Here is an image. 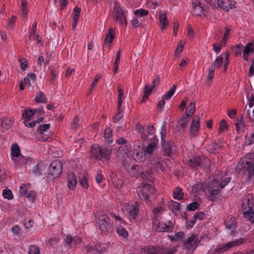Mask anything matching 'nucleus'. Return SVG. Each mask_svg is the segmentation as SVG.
Instances as JSON below:
<instances>
[{
	"mask_svg": "<svg viewBox=\"0 0 254 254\" xmlns=\"http://www.w3.org/2000/svg\"><path fill=\"white\" fill-rule=\"evenodd\" d=\"M216 187V189H214L213 190H211L208 197L209 199L212 201H214L215 200L216 196L220 193V191L218 190V186H217Z\"/></svg>",
	"mask_w": 254,
	"mask_h": 254,
	"instance_id": "44",
	"label": "nucleus"
},
{
	"mask_svg": "<svg viewBox=\"0 0 254 254\" xmlns=\"http://www.w3.org/2000/svg\"><path fill=\"white\" fill-rule=\"evenodd\" d=\"M77 184V180L73 173H69L67 177V186L70 190H73Z\"/></svg>",
	"mask_w": 254,
	"mask_h": 254,
	"instance_id": "23",
	"label": "nucleus"
},
{
	"mask_svg": "<svg viewBox=\"0 0 254 254\" xmlns=\"http://www.w3.org/2000/svg\"><path fill=\"white\" fill-rule=\"evenodd\" d=\"M235 125L236 130L238 132H239L240 131H244L246 124L245 123L243 115H242L240 119L237 121Z\"/></svg>",
	"mask_w": 254,
	"mask_h": 254,
	"instance_id": "30",
	"label": "nucleus"
},
{
	"mask_svg": "<svg viewBox=\"0 0 254 254\" xmlns=\"http://www.w3.org/2000/svg\"><path fill=\"white\" fill-rule=\"evenodd\" d=\"M159 22L161 24V29L163 30L168 25L169 22L167 20V18L166 16V14L164 13L163 14H160L159 16Z\"/></svg>",
	"mask_w": 254,
	"mask_h": 254,
	"instance_id": "35",
	"label": "nucleus"
},
{
	"mask_svg": "<svg viewBox=\"0 0 254 254\" xmlns=\"http://www.w3.org/2000/svg\"><path fill=\"white\" fill-rule=\"evenodd\" d=\"M148 10L144 9H136L134 11V15L136 17H142L148 15Z\"/></svg>",
	"mask_w": 254,
	"mask_h": 254,
	"instance_id": "41",
	"label": "nucleus"
},
{
	"mask_svg": "<svg viewBox=\"0 0 254 254\" xmlns=\"http://www.w3.org/2000/svg\"><path fill=\"white\" fill-rule=\"evenodd\" d=\"M112 152V148H101V155L102 156V159L104 158L108 161H110Z\"/></svg>",
	"mask_w": 254,
	"mask_h": 254,
	"instance_id": "28",
	"label": "nucleus"
},
{
	"mask_svg": "<svg viewBox=\"0 0 254 254\" xmlns=\"http://www.w3.org/2000/svg\"><path fill=\"white\" fill-rule=\"evenodd\" d=\"M117 231L120 236L124 238H127L128 236V232L122 226H118Z\"/></svg>",
	"mask_w": 254,
	"mask_h": 254,
	"instance_id": "51",
	"label": "nucleus"
},
{
	"mask_svg": "<svg viewBox=\"0 0 254 254\" xmlns=\"http://www.w3.org/2000/svg\"><path fill=\"white\" fill-rule=\"evenodd\" d=\"M211 1L210 4L215 5L217 2L218 5L226 12H228L229 9L236 7V2L233 0H211Z\"/></svg>",
	"mask_w": 254,
	"mask_h": 254,
	"instance_id": "7",
	"label": "nucleus"
},
{
	"mask_svg": "<svg viewBox=\"0 0 254 254\" xmlns=\"http://www.w3.org/2000/svg\"><path fill=\"white\" fill-rule=\"evenodd\" d=\"M154 192V188L149 184H141L140 187L136 188L138 196L141 199L146 200L149 199L150 195L153 194Z\"/></svg>",
	"mask_w": 254,
	"mask_h": 254,
	"instance_id": "4",
	"label": "nucleus"
},
{
	"mask_svg": "<svg viewBox=\"0 0 254 254\" xmlns=\"http://www.w3.org/2000/svg\"><path fill=\"white\" fill-rule=\"evenodd\" d=\"M101 147L97 145H93L91 148V153L92 158L97 160H100L102 159V156L101 155Z\"/></svg>",
	"mask_w": 254,
	"mask_h": 254,
	"instance_id": "19",
	"label": "nucleus"
},
{
	"mask_svg": "<svg viewBox=\"0 0 254 254\" xmlns=\"http://www.w3.org/2000/svg\"><path fill=\"white\" fill-rule=\"evenodd\" d=\"M36 79V75L35 73H28L27 76L24 78V82L28 86L30 87L32 83H34Z\"/></svg>",
	"mask_w": 254,
	"mask_h": 254,
	"instance_id": "31",
	"label": "nucleus"
},
{
	"mask_svg": "<svg viewBox=\"0 0 254 254\" xmlns=\"http://www.w3.org/2000/svg\"><path fill=\"white\" fill-rule=\"evenodd\" d=\"M247 240V239L245 238H241L235 241L227 243V247L232 248L235 246H239L244 244Z\"/></svg>",
	"mask_w": 254,
	"mask_h": 254,
	"instance_id": "29",
	"label": "nucleus"
},
{
	"mask_svg": "<svg viewBox=\"0 0 254 254\" xmlns=\"http://www.w3.org/2000/svg\"><path fill=\"white\" fill-rule=\"evenodd\" d=\"M50 124L41 125L37 128V131L39 133H43V132H46L50 128Z\"/></svg>",
	"mask_w": 254,
	"mask_h": 254,
	"instance_id": "52",
	"label": "nucleus"
},
{
	"mask_svg": "<svg viewBox=\"0 0 254 254\" xmlns=\"http://www.w3.org/2000/svg\"><path fill=\"white\" fill-rule=\"evenodd\" d=\"M12 154L14 157H18L20 154V150L18 145L16 144L11 146Z\"/></svg>",
	"mask_w": 254,
	"mask_h": 254,
	"instance_id": "49",
	"label": "nucleus"
},
{
	"mask_svg": "<svg viewBox=\"0 0 254 254\" xmlns=\"http://www.w3.org/2000/svg\"><path fill=\"white\" fill-rule=\"evenodd\" d=\"M140 175L143 181L152 182L153 181L151 169L144 170L143 169V172L140 174Z\"/></svg>",
	"mask_w": 254,
	"mask_h": 254,
	"instance_id": "24",
	"label": "nucleus"
},
{
	"mask_svg": "<svg viewBox=\"0 0 254 254\" xmlns=\"http://www.w3.org/2000/svg\"><path fill=\"white\" fill-rule=\"evenodd\" d=\"M254 206V199L252 194H249L243 200L242 209H252Z\"/></svg>",
	"mask_w": 254,
	"mask_h": 254,
	"instance_id": "17",
	"label": "nucleus"
},
{
	"mask_svg": "<svg viewBox=\"0 0 254 254\" xmlns=\"http://www.w3.org/2000/svg\"><path fill=\"white\" fill-rule=\"evenodd\" d=\"M149 161L154 170L157 172L159 170L163 172L165 170L166 163L161 157L158 155H152L149 157Z\"/></svg>",
	"mask_w": 254,
	"mask_h": 254,
	"instance_id": "5",
	"label": "nucleus"
},
{
	"mask_svg": "<svg viewBox=\"0 0 254 254\" xmlns=\"http://www.w3.org/2000/svg\"><path fill=\"white\" fill-rule=\"evenodd\" d=\"M95 221L102 234L107 235L112 233L113 230V225L107 215L101 213L96 214Z\"/></svg>",
	"mask_w": 254,
	"mask_h": 254,
	"instance_id": "1",
	"label": "nucleus"
},
{
	"mask_svg": "<svg viewBox=\"0 0 254 254\" xmlns=\"http://www.w3.org/2000/svg\"><path fill=\"white\" fill-rule=\"evenodd\" d=\"M199 206V204L196 202H193L191 203H190L189 205L187 206V209L189 211H194L196 209H197Z\"/></svg>",
	"mask_w": 254,
	"mask_h": 254,
	"instance_id": "61",
	"label": "nucleus"
},
{
	"mask_svg": "<svg viewBox=\"0 0 254 254\" xmlns=\"http://www.w3.org/2000/svg\"><path fill=\"white\" fill-rule=\"evenodd\" d=\"M254 143V133H253L250 138L246 139L244 142L245 145H250Z\"/></svg>",
	"mask_w": 254,
	"mask_h": 254,
	"instance_id": "64",
	"label": "nucleus"
},
{
	"mask_svg": "<svg viewBox=\"0 0 254 254\" xmlns=\"http://www.w3.org/2000/svg\"><path fill=\"white\" fill-rule=\"evenodd\" d=\"M174 227V223L172 220H169L167 223H153V229L158 232H172Z\"/></svg>",
	"mask_w": 254,
	"mask_h": 254,
	"instance_id": "6",
	"label": "nucleus"
},
{
	"mask_svg": "<svg viewBox=\"0 0 254 254\" xmlns=\"http://www.w3.org/2000/svg\"><path fill=\"white\" fill-rule=\"evenodd\" d=\"M2 195L5 198L8 200L13 199V195L11 191L9 189H4L2 191Z\"/></svg>",
	"mask_w": 254,
	"mask_h": 254,
	"instance_id": "56",
	"label": "nucleus"
},
{
	"mask_svg": "<svg viewBox=\"0 0 254 254\" xmlns=\"http://www.w3.org/2000/svg\"><path fill=\"white\" fill-rule=\"evenodd\" d=\"M243 214L245 218L247 219L252 223H254V211L252 209L248 208L246 210H243Z\"/></svg>",
	"mask_w": 254,
	"mask_h": 254,
	"instance_id": "26",
	"label": "nucleus"
},
{
	"mask_svg": "<svg viewBox=\"0 0 254 254\" xmlns=\"http://www.w3.org/2000/svg\"><path fill=\"white\" fill-rule=\"evenodd\" d=\"M184 196V192L182 189L179 187L176 188L173 191L174 198L178 200H181Z\"/></svg>",
	"mask_w": 254,
	"mask_h": 254,
	"instance_id": "37",
	"label": "nucleus"
},
{
	"mask_svg": "<svg viewBox=\"0 0 254 254\" xmlns=\"http://www.w3.org/2000/svg\"><path fill=\"white\" fill-rule=\"evenodd\" d=\"M78 238H76L75 237L73 238L72 236L67 235L65 240L66 245L69 247H71L72 246L75 244L76 240Z\"/></svg>",
	"mask_w": 254,
	"mask_h": 254,
	"instance_id": "45",
	"label": "nucleus"
},
{
	"mask_svg": "<svg viewBox=\"0 0 254 254\" xmlns=\"http://www.w3.org/2000/svg\"><path fill=\"white\" fill-rule=\"evenodd\" d=\"M244 168H246L248 172V179L252 180L254 178V161L252 162L247 161Z\"/></svg>",
	"mask_w": 254,
	"mask_h": 254,
	"instance_id": "20",
	"label": "nucleus"
},
{
	"mask_svg": "<svg viewBox=\"0 0 254 254\" xmlns=\"http://www.w3.org/2000/svg\"><path fill=\"white\" fill-rule=\"evenodd\" d=\"M143 168L142 165L134 164L131 166L128 170V174L130 177L138 178L143 172Z\"/></svg>",
	"mask_w": 254,
	"mask_h": 254,
	"instance_id": "12",
	"label": "nucleus"
},
{
	"mask_svg": "<svg viewBox=\"0 0 254 254\" xmlns=\"http://www.w3.org/2000/svg\"><path fill=\"white\" fill-rule=\"evenodd\" d=\"M200 242V240H198L196 236L193 234L184 243V246L187 250L193 252L196 248Z\"/></svg>",
	"mask_w": 254,
	"mask_h": 254,
	"instance_id": "9",
	"label": "nucleus"
},
{
	"mask_svg": "<svg viewBox=\"0 0 254 254\" xmlns=\"http://www.w3.org/2000/svg\"><path fill=\"white\" fill-rule=\"evenodd\" d=\"M63 164L59 160H55L51 163L48 170L47 177L52 180L57 178L62 173Z\"/></svg>",
	"mask_w": 254,
	"mask_h": 254,
	"instance_id": "3",
	"label": "nucleus"
},
{
	"mask_svg": "<svg viewBox=\"0 0 254 254\" xmlns=\"http://www.w3.org/2000/svg\"><path fill=\"white\" fill-rule=\"evenodd\" d=\"M192 12L194 15H201L203 14L206 15V10L204 8V4H202L199 1L197 0L192 1Z\"/></svg>",
	"mask_w": 254,
	"mask_h": 254,
	"instance_id": "11",
	"label": "nucleus"
},
{
	"mask_svg": "<svg viewBox=\"0 0 254 254\" xmlns=\"http://www.w3.org/2000/svg\"><path fill=\"white\" fill-rule=\"evenodd\" d=\"M123 112L122 110L121 109V107L119 108V106H118V112L115 115V116L113 117V121L115 123L118 122L121 118L123 117V115L121 114L122 112Z\"/></svg>",
	"mask_w": 254,
	"mask_h": 254,
	"instance_id": "55",
	"label": "nucleus"
},
{
	"mask_svg": "<svg viewBox=\"0 0 254 254\" xmlns=\"http://www.w3.org/2000/svg\"><path fill=\"white\" fill-rule=\"evenodd\" d=\"M146 130L148 135L145 133L142 134V138L146 139L148 141H151L155 140V138H157L155 135V129L153 126L148 127Z\"/></svg>",
	"mask_w": 254,
	"mask_h": 254,
	"instance_id": "18",
	"label": "nucleus"
},
{
	"mask_svg": "<svg viewBox=\"0 0 254 254\" xmlns=\"http://www.w3.org/2000/svg\"><path fill=\"white\" fill-rule=\"evenodd\" d=\"M35 101L37 103H44L47 102V99L46 97L45 94L42 91H40L35 96Z\"/></svg>",
	"mask_w": 254,
	"mask_h": 254,
	"instance_id": "39",
	"label": "nucleus"
},
{
	"mask_svg": "<svg viewBox=\"0 0 254 254\" xmlns=\"http://www.w3.org/2000/svg\"><path fill=\"white\" fill-rule=\"evenodd\" d=\"M190 115L187 114V112H186V113L182 116V117L180 118L178 121V123L180 125V127L183 128H185L190 121Z\"/></svg>",
	"mask_w": 254,
	"mask_h": 254,
	"instance_id": "22",
	"label": "nucleus"
},
{
	"mask_svg": "<svg viewBox=\"0 0 254 254\" xmlns=\"http://www.w3.org/2000/svg\"><path fill=\"white\" fill-rule=\"evenodd\" d=\"M243 46L241 44H239L237 45L235 48H234V53L237 56H240L242 54L243 49Z\"/></svg>",
	"mask_w": 254,
	"mask_h": 254,
	"instance_id": "62",
	"label": "nucleus"
},
{
	"mask_svg": "<svg viewBox=\"0 0 254 254\" xmlns=\"http://www.w3.org/2000/svg\"><path fill=\"white\" fill-rule=\"evenodd\" d=\"M114 10L115 13V19L117 21H119L121 24H127V20L125 12L121 8L119 4L116 2L114 5Z\"/></svg>",
	"mask_w": 254,
	"mask_h": 254,
	"instance_id": "8",
	"label": "nucleus"
},
{
	"mask_svg": "<svg viewBox=\"0 0 254 254\" xmlns=\"http://www.w3.org/2000/svg\"><path fill=\"white\" fill-rule=\"evenodd\" d=\"M254 106V95L252 94L248 100V106L245 107V111H246V118H248L251 122H253V118L250 116V111L248 108H252Z\"/></svg>",
	"mask_w": 254,
	"mask_h": 254,
	"instance_id": "21",
	"label": "nucleus"
},
{
	"mask_svg": "<svg viewBox=\"0 0 254 254\" xmlns=\"http://www.w3.org/2000/svg\"><path fill=\"white\" fill-rule=\"evenodd\" d=\"M169 208L175 215L178 214V211L181 209V204L178 202L171 200L170 203L168 205Z\"/></svg>",
	"mask_w": 254,
	"mask_h": 254,
	"instance_id": "27",
	"label": "nucleus"
},
{
	"mask_svg": "<svg viewBox=\"0 0 254 254\" xmlns=\"http://www.w3.org/2000/svg\"><path fill=\"white\" fill-rule=\"evenodd\" d=\"M199 118L198 116H194L190 126V133L191 135L195 136L199 130L200 126Z\"/></svg>",
	"mask_w": 254,
	"mask_h": 254,
	"instance_id": "15",
	"label": "nucleus"
},
{
	"mask_svg": "<svg viewBox=\"0 0 254 254\" xmlns=\"http://www.w3.org/2000/svg\"><path fill=\"white\" fill-rule=\"evenodd\" d=\"M12 125V123L11 122V120L9 119L4 117L1 119V127L4 129H8L10 128Z\"/></svg>",
	"mask_w": 254,
	"mask_h": 254,
	"instance_id": "36",
	"label": "nucleus"
},
{
	"mask_svg": "<svg viewBox=\"0 0 254 254\" xmlns=\"http://www.w3.org/2000/svg\"><path fill=\"white\" fill-rule=\"evenodd\" d=\"M214 66H210L208 69V73L207 77L208 80H212L214 77Z\"/></svg>",
	"mask_w": 254,
	"mask_h": 254,
	"instance_id": "58",
	"label": "nucleus"
},
{
	"mask_svg": "<svg viewBox=\"0 0 254 254\" xmlns=\"http://www.w3.org/2000/svg\"><path fill=\"white\" fill-rule=\"evenodd\" d=\"M39 111L36 109H28L23 111L22 116L25 119H27L29 118L31 119V118L35 114V113Z\"/></svg>",
	"mask_w": 254,
	"mask_h": 254,
	"instance_id": "34",
	"label": "nucleus"
},
{
	"mask_svg": "<svg viewBox=\"0 0 254 254\" xmlns=\"http://www.w3.org/2000/svg\"><path fill=\"white\" fill-rule=\"evenodd\" d=\"M219 128L218 130V133H221L224 130L227 129L228 127V126L226 123V121L225 120H222L221 121L219 124Z\"/></svg>",
	"mask_w": 254,
	"mask_h": 254,
	"instance_id": "57",
	"label": "nucleus"
},
{
	"mask_svg": "<svg viewBox=\"0 0 254 254\" xmlns=\"http://www.w3.org/2000/svg\"><path fill=\"white\" fill-rule=\"evenodd\" d=\"M206 217L205 214L203 212H198L195 213L193 216V218L195 219H204Z\"/></svg>",
	"mask_w": 254,
	"mask_h": 254,
	"instance_id": "63",
	"label": "nucleus"
},
{
	"mask_svg": "<svg viewBox=\"0 0 254 254\" xmlns=\"http://www.w3.org/2000/svg\"><path fill=\"white\" fill-rule=\"evenodd\" d=\"M78 180L80 185L84 189H87L88 188V183L87 180L85 175L81 174L78 176Z\"/></svg>",
	"mask_w": 254,
	"mask_h": 254,
	"instance_id": "40",
	"label": "nucleus"
},
{
	"mask_svg": "<svg viewBox=\"0 0 254 254\" xmlns=\"http://www.w3.org/2000/svg\"><path fill=\"white\" fill-rule=\"evenodd\" d=\"M112 129L110 127H108L105 129L104 131V136L106 141L108 143H110L112 142Z\"/></svg>",
	"mask_w": 254,
	"mask_h": 254,
	"instance_id": "42",
	"label": "nucleus"
},
{
	"mask_svg": "<svg viewBox=\"0 0 254 254\" xmlns=\"http://www.w3.org/2000/svg\"><path fill=\"white\" fill-rule=\"evenodd\" d=\"M28 254H40V250L38 247L32 245L29 249Z\"/></svg>",
	"mask_w": 254,
	"mask_h": 254,
	"instance_id": "60",
	"label": "nucleus"
},
{
	"mask_svg": "<svg viewBox=\"0 0 254 254\" xmlns=\"http://www.w3.org/2000/svg\"><path fill=\"white\" fill-rule=\"evenodd\" d=\"M21 1L22 14L25 18H26L28 12L27 8V2L26 0H21Z\"/></svg>",
	"mask_w": 254,
	"mask_h": 254,
	"instance_id": "48",
	"label": "nucleus"
},
{
	"mask_svg": "<svg viewBox=\"0 0 254 254\" xmlns=\"http://www.w3.org/2000/svg\"><path fill=\"white\" fill-rule=\"evenodd\" d=\"M177 88V85L174 84L172 88L163 96L164 99L168 100L170 99L174 95Z\"/></svg>",
	"mask_w": 254,
	"mask_h": 254,
	"instance_id": "43",
	"label": "nucleus"
},
{
	"mask_svg": "<svg viewBox=\"0 0 254 254\" xmlns=\"http://www.w3.org/2000/svg\"><path fill=\"white\" fill-rule=\"evenodd\" d=\"M44 165L42 163H38L36 166L31 171L32 174L35 176H40L42 175L43 167Z\"/></svg>",
	"mask_w": 254,
	"mask_h": 254,
	"instance_id": "33",
	"label": "nucleus"
},
{
	"mask_svg": "<svg viewBox=\"0 0 254 254\" xmlns=\"http://www.w3.org/2000/svg\"><path fill=\"white\" fill-rule=\"evenodd\" d=\"M177 249L173 247L164 249L160 247L148 246L140 249V254H174Z\"/></svg>",
	"mask_w": 254,
	"mask_h": 254,
	"instance_id": "2",
	"label": "nucleus"
},
{
	"mask_svg": "<svg viewBox=\"0 0 254 254\" xmlns=\"http://www.w3.org/2000/svg\"><path fill=\"white\" fill-rule=\"evenodd\" d=\"M246 54L249 55L251 52H254V42L247 44L243 51Z\"/></svg>",
	"mask_w": 254,
	"mask_h": 254,
	"instance_id": "46",
	"label": "nucleus"
},
{
	"mask_svg": "<svg viewBox=\"0 0 254 254\" xmlns=\"http://www.w3.org/2000/svg\"><path fill=\"white\" fill-rule=\"evenodd\" d=\"M223 58L222 56H219L217 57L216 60L214 61V63L211 66H214V68L216 67H219L223 64Z\"/></svg>",
	"mask_w": 254,
	"mask_h": 254,
	"instance_id": "50",
	"label": "nucleus"
},
{
	"mask_svg": "<svg viewBox=\"0 0 254 254\" xmlns=\"http://www.w3.org/2000/svg\"><path fill=\"white\" fill-rule=\"evenodd\" d=\"M129 219L133 221L136 219L139 214V206L137 202H134L129 208Z\"/></svg>",
	"mask_w": 254,
	"mask_h": 254,
	"instance_id": "14",
	"label": "nucleus"
},
{
	"mask_svg": "<svg viewBox=\"0 0 254 254\" xmlns=\"http://www.w3.org/2000/svg\"><path fill=\"white\" fill-rule=\"evenodd\" d=\"M163 152L164 156H170L176 151L174 142L168 140L162 143Z\"/></svg>",
	"mask_w": 254,
	"mask_h": 254,
	"instance_id": "10",
	"label": "nucleus"
},
{
	"mask_svg": "<svg viewBox=\"0 0 254 254\" xmlns=\"http://www.w3.org/2000/svg\"><path fill=\"white\" fill-rule=\"evenodd\" d=\"M189 166L192 169H196L201 166V160L200 157H195L190 159L189 161Z\"/></svg>",
	"mask_w": 254,
	"mask_h": 254,
	"instance_id": "25",
	"label": "nucleus"
},
{
	"mask_svg": "<svg viewBox=\"0 0 254 254\" xmlns=\"http://www.w3.org/2000/svg\"><path fill=\"white\" fill-rule=\"evenodd\" d=\"M184 234L183 232H179L176 233L175 236H169V238L171 241H178L181 240L184 237Z\"/></svg>",
	"mask_w": 254,
	"mask_h": 254,
	"instance_id": "54",
	"label": "nucleus"
},
{
	"mask_svg": "<svg viewBox=\"0 0 254 254\" xmlns=\"http://www.w3.org/2000/svg\"><path fill=\"white\" fill-rule=\"evenodd\" d=\"M150 141L151 142L146 146L144 150L147 155H148V157L152 155H156V154H153V152L157 148L158 140L157 138H155V140H152Z\"/></svg>",
	"mask_w": 254,
	"mask_h": 254,
	"instance_id": "16",
	"label": "nucleus"
},
{
	"mask_svg": "<svg viewBox=\"0 0 254 254\" xmlns=\"http://www.w3.org/2000/svg\"><path fill=\"white\" fill-rule=\"evenodd\" d=\"M146 155H147L144 151L143 152L139 151L137 152L135 155V159L140 162H143L146 159Z\"/></svg>",
	"mask_w": 254,
	"mask_h": 254,
	"instance_id": "47",
	"label": "nucleus"
},
{
	"mask_svg": "<svg viewBox=\"0 0 254 254\" xmlns=\"http://www.w3.org/2000/svg\"><path fill=\"white\" fill-rule=\"evenodd\" d=\"M224 224L227 228L231 230V235H233L236 233L235 232V229L237 226V223L234 217L232 216L228 217L225 220Z\"/></svg>",
	"mask_w": 254,
	"mask_h": 254,
	"instance_id": "13",
	"label": "nucleus"
},
{
	"mask_svg": "<svg viewBox=\"0 0 254 254\" xmlns=\"http://www.w3.org/2000/svg\"><path fill=\"white\" fill-rule=\"evenodd\" d=\"M221 148V145L214 142L209 144L207 147L208 151L211 153H216Z\"/></svg>",
	"mask_w": 254,
	"mask_h": 254,
	"instance_id": "32",
	"label": "nucleus"
},
{
	"mask_svg": "<svg viewBox=\"0 0 254 254\" xmlns=\"http://www.w3.org/2000/svg\"><path fill=\"white\" fill-rule=\"evenodd\" d=\"M115 31L112 28H110L105 39V42L111 44L113 42L114 39L115 38Z\"/></svg>",
	"mask_w": 254,
	"mask_h": 254,
	"instance_id": "38",
	"label": "nucleus"
},
{
	"mask_svg": "<svg viewBox=\"0 0 254 254\" xmlns=\"http://www.w3.org/2000/svg\"><path fill=\"white\" fill-rule=\"evenodd\" d=\"M118 106L121 107L123 102V98L124 97V91L121 88L118 89Z\"/></svg>",
	"mask_w": 254,
	"mask_h": 254,
	"instance_id": "53",
	"label": "nucleus"
},
{
	"mask_svg": "<svg viewBox=\"0 0 254 254\" xmlns=\"http://www.w3.org/2000/svg\"><path fill=\"white\" fill-rule=\"evenodd\" d=\"M229 249H231V248H228L227 247V243L225 245H220L219 246H218L216 248L215 251L217 253H222L223 252H224L227 251Z\"/></svg>",
	"mask_w": 254,
	"mask_h": 254,
	"instance_id": "59",
	"label": "nucleus"
}]
</instances>
